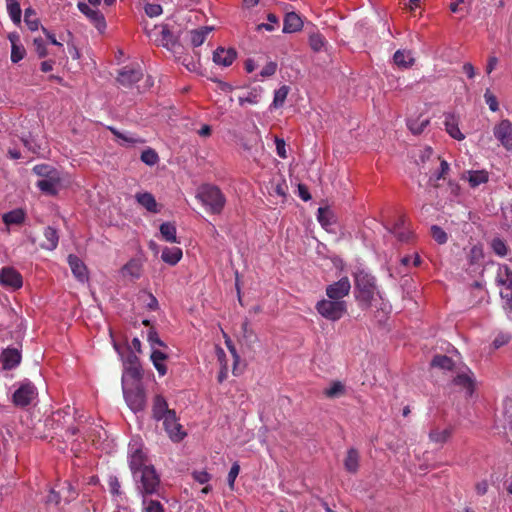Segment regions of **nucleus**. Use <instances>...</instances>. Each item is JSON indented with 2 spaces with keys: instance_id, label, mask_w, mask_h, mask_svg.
I'll list each match as a JSON object with an SVG mask.
<instances>
[{
  "instance_id": "b1692460",
  "label": "nucleus",
  "mask_w": 512,
  "mask_h": 512,
  "mask_svg": "<svg viewBox=\"0 0 512 512\" xmlns=\"http://www.w3.org/2000/svg\"><path fill=\"white\" fill-rule=\"evenodd\" d=\"M135 199L142 207L151 213H158L160 211L155 197L149 192L137 193Z\"/></svg>"
},
{
  "instance_id": "6e6552de",
  "label": "nucleus",
  "mask_w": 512,
  "mask_h": 512,
  "mask_svg": "<svg viewBox=\"0 0 512 512\" xmlns=\"http://www.w3.org/2000/svg\"><path fill=\"white\" fill-rule=\"evenodd\" d=\"M123 394L127 405L132 411L139 412L144 410L146 406V395L140 384L134 387L124 388Z\"/></svg>"
},
{
  "instance_id": "72a5a7b5",
  "label": "nucleus",
  "mask_w": 512,
  "mask_h": 512,
  "mask_svg": "<svg viewBox=\"0 0 512 512\" xmlns=\"http://www.w3.org/2000/svg\"><path fill=\"white\" fill-rule=\"evenodd\" d=\"M212 31L211 27L204 26L190 32V41L194 47L201 46L206 40L207 35Z\"/></svg>"
},
{
  "instance_id": "c756f323",
  "label": "nucleus",
  "mask_w": 512,
  "mask_h": 512,
  "mask_svg": "<svg viewBox=\"0 0 512 512\" xmlns=\"http://www.w3.org/2000/svg\"><path fill=\"white\" fill-rule=\"evenodd\" d=\"M44 237L45 241L41 244V247L46 250H54L56 249L58 242H59V236L56 229H54L51 226H48L44 229Z\"/></svg>"
},
{
  "instance_id": "69168bd1",
  "label": "nucleus",
  "mask_w": 512,
  "mask_h": 512,
  "mask_svg": "<svg viewBox=\"0 0 512 512\" xmlns=\"http://www.w3.org/2000/svg\"><path fill=\"white\" fill-rule=\"evenodd\" d=\"M500 295L504 301V308L512 312V290L501 291Z\"/></svg>"
},
{
  "instance_id": "e2e57ef3",
  "label": "nucleus",
  "mask_w": 512,
  "mask_h": 512,
  "mask_svg": "<svg viewBox=\"0 0 512 512\" xmlns=\"http://www.w3.org/2000/svg\"><path fill=\"white\" fill-rule=\"evenodd\" d=\"M35 50L40 58L47 56L48 51L42 38L34 39Z\"/></svg>"
},
{
  "instance_id": "09e8293b",
  "label": "nucleus",
  "mask_w": 512,
  "mask_h": 512,
  "mask_svg": "<svg viewBox=\"0 0 512 512\" xmlns=\"http://www.w3.org/2000/svg\"><path fill=\"white\" fill-rule=\"evenodd\" d=\"M140 159L146 165L153 166L159 161V156L154 149L147 148L141 153Z\"/></svg>"
},
{
  "instance_id": "2eb2a0df",
  "label": "nucleus",
  "mask_w": 512,
  "mask_h": 512,
  "mask_svg": "<svg viewBox=\"0 0 512 512\" xmlns=\"http://www.w3.org/2000/svg\"><path fill=\"white\" fill-rule=\"evenodd\" d=\"M162 421L166 433L173 442H180L184 439L186 432L184 431L183 426L179 423L175 411L173 420L167 422L165 417Z\"/></svg>"
},
{
  "instance_id": "f3484780",
  "label": "nucleus",
  "mask_w": 512,
  "mask_h": 512,
  "mask_svg": "<svg viewBox=\"0 0 512 512\" xmlns=\"http://www.w3.org/2000/svg\"><path fill=\"white\" fill-rule=\"evenodd\" d=\"M61 177L60 174H52L48 178L38 180L36 186L41 192L46 195L55 196L57 195L60 187Z\"/></svg>"
},
{
  "instance_id": "a211bd4d",
  "label": "nucleus",
  "mask_w": 512,
  "mask_h": 512,
  "mask_svg": "<svg viewBox=\"0 0 512 512\" xmlns=\"http://www.w3.org/2000/svg\"><path fill=\"white\" fill-rule=\"evenodd\" d=\"M146 455L141 449L134 450L130 455L129 467L132 471L134 479H137L140 471L146 467H152V465L146 464Z\"/></svg>"
},
{
  "instance_id": "774afa93",
  "label": "nucleus",
  "mask_w": 512,
  "mask_h": 512,
  "mask_svg": "<svg viewBox=\"0 0 512 512\" xmlns=\"http://www.w3.org/2000/svg\"><path fill=\"white\" fill-rule=\"evenodd\" d=\"M275 144H276V151H277L278 156L285 159L287 157L286 149H285V146H286L285 141L283 139L276 138Z\"/></svg>"
},
{
  "instance_id": "7ed1b4c3",
  "label": "nucleus",
  "mask_w": 512,
  "mask_h": 512,
  "mask_svg": "<svg viewBox=\"0 0 512 512\" xmlns=\"http://www.w3.org/2000/svg\"><path fill=\"white\" fill-rule=\"evenodd\" d=\"M354 294L358 305L362 309H368L377 293L375 278L364 270L354 274Z\"/></svg>"
},
{
  "instance_id": "c9c22d12",
  "label": "nucleus",
  "mask_w": 512,
  "mask_h": 512,
  "mask_svg": "<svg viewBox=\"0 0 512 512\" xmlns=\"http://www.w3.org/2000/svg\"><path fill=\"white\" fill-rule=\"evenodd\" d=\"M6 225L21 224L25 219V213L21 209L7 212L2 217Z\"/></svg>"
},
{
  "instance_id": "5fc2aeb1",
  "label": "nucleus",
  "mask_w": 512,
  "mask_h": 512,
  "mask_svg": "<svg viewBox=\"0 0 512 512\" xmlns=\"http://www.w3.org/2000/svg\"><path fill=\"white\" fill-rule=\"evenodd\" d=\"M491 246L495 254L501 257L506 256L508 248L503 240L500 238H495L492 240Z\"/></svg>"
},
{
  "instance_id": "7c9ffc66",
  "label": "nucleus",
  "mask_w": 512,
  "mask_h": 512,
  "mask_svg": "<svg viewBox=\"0 0 512 512\" xmlns=\"http://www.w3.org/2000/svg\"><path fill=\"white\" fill-rule=\"evenodd\" d=\"M167 358V354L157 349H153L151 353L150 359L160 376H164L167 373V367L164 364Z\"/></svg>"
},
{
  "instance_id": "13d9d810",
  "label": "nucleus",
  "mask_w": 512,
  "mask_h": 512,
  "mask_svg": "<svg viewBox=\"0 0 512 512\" xmlns=\"http://www.w3.org/2000/svg\"><path fill=\"white\" fill-rule=\"evenodd\" d=\"M145 13L149 17H157L162 14V7L159 4L149 3L145 5Z\"/></svg>"
},
{
  "instance_id": "bb28decb",
  "label": "nucleus",
  "mask_w": 512,
  "mask_h": 512,
  "mask_svg": "<svg viewBox=\"0 0 512 512\" xmlns=\"http://www.w3.org/2000/svg\"><path fill=\"white\" fill-rule=\"evenodd\" d=\"M453 384L465 390L466 396H472L475 388L473 378L467 373H459L453 379Z\"/></svg>"
},
{
  "instance_id": "1a4fd4ad",
  "label": "nucleus",
  "mask_w": 512,
  "mask_h": 512,
  "mask_svg": "<svg viewBox=\"0 0 512 512\" xmlns=\"http://www.w3.org/2000/svg\"><path fill=\"white\" fill-rule=\"evenodd\" d=\"M495 138L506 150L512 149V122L508 119L501 120L493 129Z\"/></svg>"
},
{
  "instance_id": "49530a36",
  "label": "nucleus",
  "mask_w": 512,
  "mask_h": 512,
  "mask_svg": "<svg viewBox=\"0 0 512 512\" xmlns=\"http://www.w3.org/2000/svg\"><path fill=\"white\" fill-rule=\"evenodd\" d=\"M24 21L31 31H36L39 28V20L32 8H27L25 10Z\"/></svg>"
},
{
  "instance_id": "a18cd8bd",
  "label": "nucleus",
  "mask_w": 512,
  "mask_h": 512,
  "mask_svg": "<svg viewBox=\"0 0 512 512\" xmlns=\"http://www.w3.org/2000/svg\"><path fill=\"white\" fill-rule=\"evenodd\" d=\"M33 172L42 177V179L44 178H48L49 176H52V174H57L59 173L58 170L48 164H39V165H35L33 167Z\"/></svg>"
},
{
  "instance_id": "e433bc0d",
  "label": "nucleus",
  "mask_w": 512,
  "mask_h": 512,
  "mask_svg": "<svg viewBox=\"0 0 512 512\" xmlns=\"http://www.w3.org/2000/svg\"><path fill=\"white\" fill-rule=\"evenodd\" d=\"M122 273L124 276H130L137 279L141 275V264L139 261L132 259L123 266Z\"/></svg>"
},
{
  "instance_id": "423d86ee",
  "label": "nucleus",
  "mask_w": 512,
  "mask_h": 512,
  "mask_svg": "<svg viewBox=\"0 0 512 512\" xmlns=\"http://www.w3.org/2000/svg\"><path fill=\"white\" fill-rule=\"evenodd\" d=\"M315 309L327 320L338 321L347 312V304L344 300L322 299L316 303Z\"/></svg>"
},
{
  "instance_id": "9b49d317",
  "label": "nucleus",
  "mask_w": 512,
  "mask_h": 512,
  "mask_svg": "<svg viewBox=\"0 0 512 512\" xmlns=\"http://www.w3.org/2000/svg\"><path fill=\"white\" fill-rule=\"evenodd\" d=\"M142 77L143 72L139 67L125 66L119 70L117 82L123 87L130 88L140 81Z\"/></svg>"
},
{
  "instance_id": "5701e85b",
  "label": "nucleus",
  "mask_w": 512,
  "mask_h": 512,
  "mask_svg": "<svg viewBox=\"0 0 512 512\" xmlns=\"http://www.w3.org/2000/svg\"><path fill=\"white\" fill-rule=\"evenodd\" d=\"M303 27V21L295 12H289L284 18L283 32L294 33L300 31Z\"/></svg>"
},
{
  "instance_id": "aec40b11",
  "label": "nucleus",
  "mask_w": 512,
  "mask_h": 512,
  "mask_svg": "<svg viewBox=\"0 0 512 512\" xmlns=\"http://www.w3.org/2000/svg\"><path fill=\"white\" fill-rule=\"evenodd\" d=\"M237 53L233 48H217L213 53V61L217 65H221L224 67L230 66L233 61L236 59Z\"/></svg>"
},
{
  "instance_id": "9d476101",
  "label": "nucleus",
  "mask_w": 512,
  "mask_h": 512,
  "mask_svg": "<svg viewBox=\"0 0 512 512\" xmlns=\"http://www.w3.org/2000/svg\"><path fill=\"white\" fill-rule=\"evenodd\" d=\"M351 290V283L348 277H342L338 281L326 287V295L329 299L343 300Z\"/></svg>"
},
{
  "instance_id": "f257e3e1",
  "label": "nucleus",
  "mask_w": 512,
  "mask_h": 512,
  "mask_svg": "<svg viewBox=\"0 0 512 512\" xmlns=\"http://www.w3.org/2000/svg\"><path fill=\"white\" fill-rule=\"evenodd\" d=\"M148 36L156 45L162 46L171 52L174 58L181 61L188 70L195 68L192 60L187 62L188 57L185 56V48L180 43L178 34L168 24L155 26L154 29L148 32Z\"/></svg>"
},
{
  "instance_id": "473e14b6",
  "label": "nucleus",
  "mask_w": 512,
  "mask_h": 512,
  "mask_svg": "<svg viewBox=\"0 0 512 512\" xmlns=\"http://www.w3.org/2000/svg\"><path fill=\"white\" fill-rule=\"evenodd\" d=\"M452 431L453 429L450 426L443 429L436 427L430 431L429 438L434 443L443 444L451 437Z\"/></svg>"
},
{
  "instance_id": "c03bdc74",
  "label": "nucleus",
  "mask_w": 512,
  "mask_h": 512,
  "mask_svg": "<svg viewBox=\"0 0 512 512\" xmlns=\"http://www.w3.org/2000/svg\"><path fill=\"white\" fill-rule=\"evenodd\" d=\"M431 364L445 370H452L454 366L453 360L446 355H436Z\"/></svg>"
},
{
  "instance_id": "f8f14e48",
  "label": "nucleus",
  "mask_w": 512,
  "mask_h": 512,
  "mask_svg": "<svg viewBox=\"0 0 512 512\" xmlns=\"http://www.w3.org/2000/svg\"><path fill=\"white\" fill-rule=\"evenodd\" d=\"M0 285L11 289H20L23 285L21 274L12 267H3L0 270Z\"/></svg>"
},
{
  "instance_id": "864d4df0",
  "label": "nucleus",
  "mask_w": 512,
  "mask_h": 512,
  "mask_svg": "<svg viewBox=\"0 0 512 512\" xmlns=\"http://www.w3.org/2000/svg\"><path fill=\"white\" fill-rule=\"evenodd\" d=\"M12 49H11V61L13 63H18L25 57L26 51L22 45L16 44L12 39Z\"/></svg>"
},
{
  "instance_id": "a878e982",
  "label": "nucleus",
  "mask_w": 512,
  "mask_h": 512,
  "mask_svg": "<svg viewBox=\"0 0 512 512\" xmlns=\"http://www.w3.org/2000/svg\"><path fill=\"white\" fill-rule=\"evenodd\" d=\"M393 60L399 68L407 69L413 66L415 58L410 50H397L394 53Z\"/></svg>"
},
{
  "instance_id": "4468645a",
  "label": "nucleus",
  "mask_w": 512,
  "mask_h": 512,
  "mask_svg": "<svg viewBox=\"0 0 512 512\" xmlns=\"http://www.w3.org/2000/svg\"><path fill=\"white\" fill-rule=\"evenodd\" d=\"M77 6L80 12L90 20L99 32H104L106 29V21L102 12L98 9L91 8L88 4L83 2H79Z\"/></svg>"
},
{
  "instance_id": "4d7b16f0",
  "label": "nucleus",
  "mask_w": 512,
  "mask_h": 512,
  "mask_svg": "<svg viewBox=\"0 0 512 512\" xmlns=\"http://www.w3.org/2000/svg\"><path fill=\"white\" fill-rule=\"evenodd\" d=\"M240 472V465L238 462L233 463L228 473L227 481L231 490L234 489L235 480Z\"/></svg>"
},
{
  "instance_id": "412c9836",
  "label": "nucleus",
  "mask_w": 512,
  "mask_h": 512,
  "mask_svg": "<svg viewBox=\"0 0 512 512\" xmlns=\"http://www.w3.org/2000/svg\"><path fill=\"white\" fill-rule=\"evenodd\" d=\"M495 282L499 286H504L503 291L512 290V270L507 265H499L497 268Z\"/></svg>"
},
{
  "instance_id": "39448f33",
  "label": "nucleus",
  "mask_w": 512,
  "mask_h": 512,
  "mask_svg": "<svg viewBox=\"0 0 512 512\" xmlns=\"http://www.w3.org/2000/svg\"><path fill=\"white\" fill-rule=\"evenodd\" d=\"M134 480L136 482V489L142 497L160 494V477L153 466L142 469L137 479Z\"/></svg>"
},
{
  "instance_id": "cd10ccee",
  "label": "nucleus",
  "mask_w": 512,
  "mask_h": 512,
  "mask_svg": "<svg viewBox=\"0 0 512 512\" xmlns=\"http://www.w3.org/2000/svg\"><path fill=\"white\" fill-rule=\"evenodd\" d=\"M183 253L179 247H165L162 251L161 259L163 262L174 266L182 258Z\"/></svg>"
},
{
  "instance_id": "393cba45",
  "label": "nucleus",
  "mask_w": 512,
  "mask_h": 512,
  "mask_svg": "<svg viewBox=\"0 0 512 512\" xmlns=\"http://www.w3.org/2000/svg\"><path fill=\"white\" fill-rule=\"evenodd\" d=\"M108 130L117 137L120 142L119 144L124 145H136V144H143L145 143V140L141 137L136 136L135 134L131 133H122L117 128L109 126Z\"/></svg>"
},
{
  "instance_id": "6ab92c4d",
  "label": "nucleus",
  "mask_w": 512,
  "mask_h": 512,
  "mask_svg": "<svg viewBox=\"0 0 512 512\" xmlns=\"http://www.w3.org/2000/svg\"><path fill=\"white\" fill-rule=\"evenodd\" d=\"M460 119L453 113L445 114V130L454 139L461 141L465 138V135L459 129Z\"/></svg>"
},
{
  "instance_id": "a19ab883",
  "label": "nucleus",
  "mask_w": 512,
  "mask_h": 512,
  "mask_svg": "<svg viewBox=\"0 0 512 512\" xmlns=\"http://www.w3.org/2000/svg\"><path fill=\"white\" fill-rule=\"evenodd\" d=\"M290 88L287 85L281 86L274 92V98L272 102V107L280 108L284 105L285 100L288 96Z\"/></svg>"
},
{
  "instance_id": "052dcab7",
  "label": "nucleus",
  "mask_w": 512,
  "mask_h": 512,
  "mask_svg": "<svg viewBox=\"0 0 512 512\" xmlns=\"http://www.w3.org/2000/svg\"><path fill=\"white\" fill-rule=\"evenodd\" d=\"M148 341L153 347L154 345H158L161 347H167L166 344L160 339L158 333L154 329H150L148 332Z\"/></svg>"
},
{
  "instance_id": "58836bf2",
  "label": "nucleus",
  "mask_w": 512,
  "mask_h": 512,
  "mask_svg": "<svg viewBox=\"0 0 512 512\" xmlns=\"http://www.w3.org/2000/svg\"><path fill=\"white\" fill-rule=\"evenodd\" d=\"M142 512H165V509L158 500L142 497Z\"/></svg>"
},
{
  "instance_id": "79ce46f5",
  "label": "nucleus",
  "mask_w": 512,
  "mask_h": 512,
  "mask_svg": "<svg viewBox=\"0 0 512 512\" xmlns=\"http://www.w3.org/2000/svg\"><path fill=\"white\" fill-rule=\"evenodd\" d=\"M468 181L471 187H477L488 181V173L486 171H470Z\"/></svg>"
},
{
  "instance_id": "ea45409f",
  "label": "nucleus",
  "mask_w": 512,
  "mask_h": 512,
  "mask_svg": "<svg viewBox=\"0 0 512 512\" xmlns=\"http://www.w3.org/2000/svg\"><path fill=\"white\" fill-rule=\"evenodd\" d=\"M7 10L11 20L15 24H19L21 22V8L19 2L17 0H7Z\"/></svg>"
},
{
  "instance_id": "2f4dec72",
  "label": "nucleus",
  "mask_w": 512,
  "mask_h": 512,
  "mask_svg": "<svg viewBox=\"0 0 512 512\" xmlns=\"http://www.w3.org/2000/svg\"><path fill=\"white\" fill-rule=\"evenodd\" d=\"M160 233H161L162 238L166 242L177 243V244L180 243V241L176 235L177 229H176V226L174 223H172V222L162 223L160 225Z\"/></svg>"
},
{
  "instance_id": "0eeeda50",
  "label": "nucleus",
  "mask_w": 512,
  "mask_h": 512,
  "mask_svg": "<svg viewBox=\"0 0 512 512\" xmlns=\"http://www.w3.org/2000/svg\"><path fill=\"white\" fill-rule=\"evenodd\" d=\"M37 389L30 381L22 382L12 395V403L19 408H25L37 396Z\"/></svg>"
},
{
  "instance_id": "20e7f679",
  "label": "nucleus",
  "mask_w": 512,
  "mask_h": 512,
  "mask_svg": "<svg viewBox=\"0 0 512 512\" xmlns=\"http://www.w3.org/2000/svg\"><path fill=\"white\" fill-rule=\"evenodd\" d=\"M196 198L210 214H221L226 204L225 195L218 186L213 184H202L197 189Z\"/></svg>"
},
{
  "instance_id": "4c0bfd02",
  "label": "nucleus",
  "mask_w": 512,
  "mask_h": 512,
  "mask_svg": "<svg viewBox=\"0 0 512 512\" xmlns=\"http://www.w3.org/2000/svg\"><path fill=\"white\" fill-rule=\"evenodd\" d=\"M345 394V386L341 381H334L330 387L324 390V395L327 398H339Z\"/></svg>"
},
{
  "instance_id": "3c124183",
  "label": "nucleus",
  "mask_w": 512,
  "mask_h": 512,
  "mask_svg": "<svg viewBox=\"0 0 512 512\" xmlns=\"http://www.w3.org/2000/svg\"><path fill=\"white\" fill-rule=\"evenodd\" d=\"M430 233L432 238L438 243V244H445L448 240L447 233L437 225H433L430 228Z\"/></svg>"
},
{
  "instance_id": "dca6fc26",
  "label": "nucleus",
  "mask_w": 512,
  "mask_h": 512,
  "mask_svg": "<svg viewBox=\"0 0 512 512\" xmlns=\"http://www.w3.org/2000/svg\"><path fill=\"white\" fill-rule=\"evenodd\" d=\"M22 359L21 352L17 348H6L0 354V361L4 370L16 368Z\"/></svg>"
},
{
  "instance_id": "c85d7f7f",
  "label": "nucleus",
  "mask_w": 512,
  "mask_h": 512,
  "mask_svg": "<svg viewBox=\"0 0 512 512\" xmlns=\"http://www.w3.org/2000/svg\"><path fill=\"white\" fill-rule=\"evenodd\" d=\"M359 452L355 448H350L344 459V467L347 472L355 474L359 469Z\"/></svg>"
},
{
  "instance_id": "37998d69",
  "label": "nucleus",
  "mask_w": 512,
  "mask_h": 512,
  "mask_svg": "<svg viewBox=\"0 0 512 512\" xmlns=\"http://www.w3.org/2000/svg\"><path fill=\"white\" fill-rule=\"evenodd\" d=\"M317 219L319 223L324 227L327 228L332 224L333 220V213L332 211L327 207H319L318 208V214Z\"/></svg>"
},
{
  "instance_id": "680f3d73",
  "label": "nucleus",
  "mask_w": 512,
  "mask_h": 512,
  "mask_svg": "<svg viewBox=\"0 0 512 512\" xmlns=\"http://www.w3.org/2000/svg\"><path fill=\"white\" fill-rule=\"evenodd\" d=\"M277 63L274 61L268 62L261 70L260 75L262 77H269L276 73Z\"/></svg>"
},
{
  "instance_id": "f704fd0d",
  "label": "nucleus",
  "mask_w": 512,
  "mask_h": 512,
  "mask_svg": "<svg viewBox=\"0 0 512 512\" xmlns=\"http://www.w3.org/2000/svg\"><path fill=\"white\" fill-rule=\"evenodd\" d=\"M406 219L402 216L398 219V221L394 224L391 232L397 237V239L401 242L407 241L410 236V232L405 229Z\"/></svg>"
},
{
  "instance_id": "603ef678",
  "label": "nucleus",
  "mask_w": 512,
  "mask_h": 512,
  "mask_svg": "<svg viewBox=\"0 0 512 512\" xmlns=\"http://www.w3.org/2000/svg\"><path fill=\"white\" fill-rule=\"evenodd\" d=\"M259 96H260L259 90L256 88H253L251 91H249L247 93V95L239 97V104L241 106H243L246 103L252 104V105L257 104L259 101Z\"/></svg>"
},
{
  "instance_id": "f03ea898",
  "label": "nucleus",
  "mask_w": 512,
  "mask_h": 512,
  "mask_svg": "<svg viewBox=\"0 0 512 512\" xmlns=\"http://www.w3.org/2000/svg\"><path fill=\"white\" fill-rule=\"evenodd\" d=\"M422 162V170L428 176V184L432 187H439L438 181L445 179L449 171V164L447 161L434 153L431 147H425L420 155Z\"/></svg>"
},
{
  "instance_id": "8fccbe9b",
  "label": "nucleus",
  "mask_w": 512,
  "mask_h": 512,
  "mask_svg": "<svg viewBox=\"0 0 512 512\" xmlns=\"http://www.w3.org/2000/svg\"><path fill=\"white\" fill-rule=\"evenodd\" d=\"M325 44V38L320 33H313L309 36V45L315 52H319Z\"/></svg>"
},
{
  "instance_id": "4be33fe9",
  "label": "nucleus",
  "mask_w": 512,
  "mask_h": 512,
  "mask_svg": "<svg viewBox=\"0 0 512 512\" xmlns=\"http://www.w3.org/2000/svg\"><path fill=\"white\" fill-rule=\"evenodd\" d=\"M68 263L74 276L84 282L87 280V269L85 264L75 255L70 254L68 256Z\"/></svg>"
},
{
  "instance_id": "6e6d98bb",
  "label": "nucleus",
  "mask_w": 512,
  "mask_h": 512,
  "mask_svg": "<svg viewBox=\"0 0 512 512\" xmlns=\"http://www.w3.org/2000/svg\"><path fill=\"white\" fill-rule=\"evenodd\" d=\"M134 359L130 361V367L127 368V373L134 379L139 380L142 377V371L137 364V357L134 356Z\"/></svg>"
},
{
  "instance_id": "ddd939ff",
  "label": "nucleus",
  "mask_w": 512,
  "mask_h": 512,
  "mask_svg": "<svg viewBox=\"0 0 512 512\" xmlns=\"http://www.w3.org/2000/svg\"><path fill=\"white\" fill-rule=\"evenodd\" d=\"M152 417L156 421L163 420L165 417L167 422L173 420L174 410L169 409L167 401L161 395H156L153 399Z\"/></svg>"
},
{
  "instance_id": "bf43d9fd",
  "label": "nucleus",
  "mask_w": 512,
  "mask_h": 512,
  "mask_svg": "<svg viewBox=\"0 0 512 512\" xmlns=\"http://www.w3.org/2000/svg\"><path fill=\"white\" fill-rule=\"evenodd\" d=\"M193 479L200 483V484H206L210 481L211 475L207 471H194L192 473Z\"/></svg>"
},
{
  "instance_id": "de8ad7c7",
  "label": "nucleus",
  "mask_w": 512,
  "mask_h": 512,
  "mask_svg": "<svg viewBox=\"0 0 512 512\" xmlns=\"http://www.w3.org/2000/svg\"><path fill=\"white\" fill-rule=\"evenodd\" d=\"M267 23H261L256 26L257 31H261L265 29L266 31L272 32L279 26V20L277 16L273 13H269L267 15Z\"/></svg>"
},
{
  "instance_id": "338daca9",
  "label": "nucleus",
  "mask_w": 512,
  "mask_h": 512,
  "mask_svg": "<svg viewBox=\"0 0 512 512\" xmlns=\"http://www.w3.org/2000/svg\"><path fill=\"white\" fill-rule=\"evenodd\" d=\"M485 101L488 104L491 111L495 112L498 110V101L496 97L488 92L484 95Z\"/></svg>"
},
{
  "instance_id": "0e129e2a",
  "label": "nucleus",
  "mask_w": 512,
  "mask_h": 512,
  "mask_svg": "<svg viewBox=\"0 0 512 512\" xmlns=\"http://www.w3.org/2000/svg\"><path fill=\"white\" fill-rule=\"evenodd\" d=\"M65 416H69V412L66 410H57L54 412L51 416L50 421L53 423L58 424V426H61L63 424V420Z\"/></svg>"
}]
</instances>
